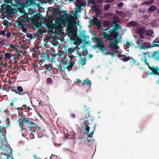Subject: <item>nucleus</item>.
Listing matches in <instances>:
<instances>
[{"label":"nucleus","mask_w":159,"mask_h":159,"mask_svg":"<svg viewBox=\"0 0 159 159\" xmlns=\"http://www.w3.org/2000/svg\"><path fill=\"white\" fill-rule=\"evenodd\" d=\"M119 35L118 31L110 29L107 32H103L101 35L103 36V38L110 40L109 47L112 49L119 48L117 45L120 42V40L117 37Z\"/></svg>","instance_id":"nucleus-1"},{"label":"nucleus","mask_w":159,"mask_h":159,"mask_svg":"<svg viewBox=\"0 0 159 159\" xmlns=\"http://www.w3.org/2000/svg\"><path fill=\"white\" fill-rule=\"evenodd\" d=\"M24 124H29V126H28V127L29 128V130L32 131L33 132L35 133L36 131L34 128H36V127H37V126L36 124L34 123L33 122L30 121L28 120H27L25 118H24L19 123V125L20 127L21 130L22 131L24 129H26V127H23Z\"/></svg>","instance_id":"nucleus-2"},{"label":"nucleus","mask_w":159,"mask_h":159,"mask_svg":"<svg viewBox=\"0 0 159 159\" xmlns=\"http://www.w3.org/2000/svg\"><path fill=\"white\" fill-rule=\"evenodd\" d=\"M102 22L101 20H98V19L96 17H94L90 21V24L91 25H96L97 29L99 30L101 29L102 30L104 31H107L109 29L108 27L107 29H103L102 28L101 25Z\"/></svg>","instance_id":"nucleus-3"},{"label":"nucleus","mask_w":159,"mask_h":159,"mask_svg":"<svg viewBox=\"0 0 159 159\" xmlns=\"http://www.w3.org/2000/svg\"><path fill=\"white\" fill-rule=\"evenodd\" d=\"M4 3L1 5V7L3 9H6L7 13H11L14 10L11 6L8 4L10 3L11 5H12L13 0H4Z\"/></svg>","instance_id":"nucleus-4"},{"label":"nucleus","mask_w":159,"mask_h":159,"mask_svg":"<svg viewBox=\"0 0 159 159\" xmlns=\"http://www.w3.org/2000/svg\"><path fill=\"white\" fill-rule=\"evenodd\" d=\"M8 89L7 91L8 92L10 90L11 91L20 95H24L26 94V93L24 91L23 88L20 86H18L17 87V89H14V87L10 86L8 87Z\"/></svg>","instance_id":"nucleus-5"},{"label":"nucleus","mask_w":159,"mask_h":159,"mask_svg":"<svg viewBox=\"0 0 159 159\" xmlns=\"http://www.w3.org/2000/svg\"><path fill=\"white\" fill-rule=\"evenodd\" d=\"M95 39L96 41V44L93 46V48H98L101 51H104L105 49L104 42L98 38H95Z\"/></svg>","instance_id":"nucleus-6"},{"label":"nucleus","mask_w":159,"mask_h":159,"mask_svg":"<svg viewBox=\"0 0 159 159\" xmlns=\"http://www.w3.org/2000/svg\"><path fill=\"white\" fill-rule=\"evenodd\" d=\"M48 55H49V54H48L47 53L43 52L38 57V60L39 63L44 62L46 60L49 61L50 59L52 60L53 59V58L52 57L50 58Z\"/></svg>","instance_id":"nucleus-7"},{"label":"nucleus","mask_w":159,"mask_h":159,"mask_svg":"<svg viewBox=\"0 0 159 159\" xmlns=\"http://www.w3.org/2000/svg\"><path fill=\"white\" fill-rule=\"evenodd\" d=\"M149 69L152 71L150 73H148V75L154 74L155 75H159V73L158 71L159 70V68L157 67L152 66V67L149 66Z\"/></svg>","instance_id":"nucleus-8"},{"label":"nucleus","mask_w":159,"mask_h":159,"mask_svg":"<svg viewBox=\"0 0 159 159\" xmlns=\"http://www.w3.org/2000/svg\"><path fill=\"white\" fill-rule=\"evenodd\" d=\"M79 141V145L81 148L82 149L83 148V147L85 146L86 144L84 143L86 141L87 139L84 138L79 137L78 138ZM88 141V143H89V140L88 139H87Z\"/></svg>","instance_id":"nucleus-9"},{"label":"nucleus","mask_w":159,"mask_h":159,"mask_svg":"<svg viewBox=\"0 0 159 159\" xmlns=\"http://www.w3.org/2000/svg\"><path fill=\"white\" fill-rule=\"evenodd\" d=\"M57 67L56 68V70L57 74H60L63 72V71H65L66 69H64V67L63 66L62 63H60L57 65Z\"/></svg>","instance_id":"nucleus-10"},{"label":"nucleus","mask_w":159,"mask_h":159,"mask_svg":"<svg viewBox=\"0 0 159 159\" xmlns=\"http://www.w3.org/2000/svg\"><path fill=\"white\" fill-rule=\"evenodd\" d=\"M152 48V46L149 43L146 42L142 43L139 47L140 49H142L144 50Z\"/></svg>","instance_id":"nucleus-11"},{"label":"nucleus","mask_w":159,"mask_h":159,"mask_svg":"<svg viewBox=\"0 0 159 159\" xmlns=\"http://www.w3.org/2000/svg\"><path fill=\"white\" fill-rule=\"evenodd\" d=\"M75 63L74 62L70 60L69 61H68V64L67 65H68V66H65L64 69H66L69 71L72 69V68L74 65Z\"/></svg>","instance_id":"nucleus-12"},{"label":"nucleus","mask_w":159,"mask_h":159,"mask_svg":"<svg viewBox=\"0 0 159 159\" xmlns=\"http://www.w3.org/2000/svg\"><path fill=\"white\" fill-rule=\"evenodd\" d=\"M65 16L66 17V19L70 22H73L76 20V17H74L73 16L68 13H64Z\"/></svg>","instance_id":"nucleus-13"},{"label":"nucleus","mask_w":159,"mask_h":159,"mask_svg":"<svg viewBox=\"0 0 159 159\" xmlns=\"http://www.w3.org/2000/svg\"><path fill=\"white\" fill-rule=\"evenodd\" d=\"M14 11L13 10V11L11 12V13H9L7 12L6 11V9H3L1 7V9L0 10V13H2V18L3 19H4L5 17V16L4 15V13H5L7 15H13L14 14Z\"/></svg>","instance_id":"nucleus-14"},{"label":"nucleus","mask_w":159,"mask_h":159,"mask_svg":"<svg viewBox=\"0 0 159 159\" xmlns=\"http://www.w3.org/2000/svg\"><path fill=\"white\" fill-rule=\"evenodd\" d=\"M90 116L89 112L87 113H83L81 115L82 118L80 119V120H83L82 122H84L87 120V117H89Z\"/></svg>","instance_id":"nucleus-15"},{"label":"nucleus","mask_w":159,"mask_h":159,"mask_svg":"<svg viewBox=\"0 0 159 159\" xmlns=\"http://www.w3.org/2000/svg\"><path fill=\"white\" fill-rule=\"evenodd\" d=\"M41 14L40 13H39L36 14L35 15H33L32 18V20L34 21H37L38 20L41 18Z\"/></svg>","instance_id":"nucleus-16"},{"label":"nucleus","mask_w":159,"mask_h":159,"mask_svg":"<svg viewBox=\"0 0 159 159\" xmlns=\"http://www.w3.org/2000/svg\"><path fill=\"white\" fill-rule=\"evenodd\" d=\"M76 2H77L76 5L77 7L76 11H77V12H80L82 10V8L80 5V0H77Z\"/></svg>","instance_id":"nucleus-17"},{"label":"nucleus","mask_w":159,"mask_h":159,"mask_svg":"<svg viewBox=\"0 0 159 159\" xmlns=\"http://www.w3.org/2000/svg\"><path fill=\"white\" fill-rule=\"evenodd\" d=\"M137 25L136 22L134 21H130L127 24V26L129 27H134L136 26Z\"/></svg>","instance_id":"nucleus-18"},{"label":"nucleus","mask_w":159,"mask_h":159,"mask_svg":"<svg viewBox=\"0 0 159 159\" xmlns=\"http://www.w3.org/2000/svg\"><path fill=\"white\" fill-rule=\"evenodd\" d=\"M82 84L83 85H89V87H90L92 83L90 80H85L82 82Z\"/></svg>","instance_id":"nucleus-19"},{"label":"nucleus","mask_w":159,"mask_h":159,"mask_svg":"<svg viewBox=\"0 0 159 159\" xmlns=\"http://www.w3.org/2000/svg\"><path fill=\"white\" fill-rule=\"evenodd\" d=\"M143 57H144V58H141V60L142 61H144V62L145 64L146 65H147L148 66V68H149V66H150L149 65L147 61V58H146V53H145L144 54L143 53Z\"/></svg>","instance_id":"nucleus-20"},{"label":"nucleus","mask_w":159,"mask_h":159,"mask_svg":"<svg viewBox=\"0 0 159 159\" xmlns=\"http://www.w3.org/2000/svg\"><path fill=\"white\" fill-rule=\"evenodd\" d=\"M100 8L99 6L97 4L94 6H93L91 7V9L95 12L97 11Z\"/></svg>","instance_id":"nucleus-21"},{"label":"nucleus","mask_w":159,"mask_h":159,"mask_svg":"<svg viewBox=\"0 0 159 159\" xmlns=\"http://www.w3.org/2000/svg\"><path fill=\"white\" fill-rule=\"evenodd\" d=\"M120 21V20L118 17H114L113 18V21L112 24H118V23H119Z\"/></svg>","instance_id":"nucleus-22"},{"label":"nucleus","mask_w":159,"mask_h":159,"mask_svg":"<svg viewBox=\"0 0 159 159\" xmlns=\"http://www.w3.org/2000/svg\"><path fill=\"white\" fill-rule=\"evenodd\" d=\"M114 26V27L112 29L116 31H117V30L119 29H121L120 26L119 24L112 25Z\"/></svg>","instance_id":"nucleus-23"},{"label":"nucleus","mask_w":159,"mask_h":159,"mask_svg":"<svg viewBox=\"0 0 159 159\" xmlns=\"http://www.w3.org/2000/svg\"><path fill=\"white\" fill-rule=\"evenodd\" d=\"M137 32L139 34H143L145 32V29L142 27L140 28L137 30Z\"/></svg>","instance_id":"nucleus-24"},{"label":"nucleus","mask_w":159,"mask_h":159,"mask_svg":"<svg viewBox=\"0 0 159 159\" xmlns=\"http://www.w3.org/2000/svg\"><path fill=\"white\" fill-rule=\"evenodd\" d=\"M90 125V124L89 123L87 125H86V128L84 129V133L88 134V133H89V129H90V127L89 126V125Z\"/></svg>","instance_id":"nucleus-25"},{"label":"nucleus","mask_w":159,"mask_h":159,"mask_svg":"<svg viewBox=\"0 0 159 159\" xmlns=\"http://www.w3.org/2000/svg\"><path fill=\"white\" fill-rule=\"evenodd\" d=\"M159 43V40H158V38H157L153 42L152 47H157L159 46V45L157 43Z\"/></svg>","instance_id":"nucleus-26"},{"label":"nucleus","mask_w":159,"mask_h":159,"mask_svg":"<svg viewBox=\"0 0 159 159\" xmlns=\"http://www.w3.org/2000/svg\"><path fill=\"white\" fill-rule=\"evenodd\" d=\"M34 0H26L25 4L27 6H30L34 2Z\"/></svg>","instance_id":"nucleus-27"},{"label":"nucleus","mask_w":159,"mask_h":159,"mask_svg":"<svg viewBox=\"0 0 159 159\" xmlns=\"http://www.w3.org/2000/svg\"><path fill=\"white\" fill-rule=\"evenodd\" d=\"M43 67L47 71H50L52 69V66L51 65H45L43 66Z\"/></svg>","instance_id":"nucleus-28"},{"label":"nucleus","mask_w":159,"mask_h":159,"mask_svg":"<svg viewBox=\"0 0 159 159\" xmlns=\"http://www.w3.org/2000/svg\"><path fill=\"white\" fill-rule=\"evenodd\" d=\"M96 126V125L95 124H94L93 126V131L91 132L90 134H89L88 135V137H89L91 138L92 137V136L94 134V132L95 129V127Z\"/></svg>","instance_id":"nucleus-29"},{"label":"nucleus","mask_w":159,"mask_h":159,"mask_svg":"<svg viewBox=\"0 0 159 159\" xmlns=\"http://www.w3.org/2000/svg\"><path fill=\"white\" fill-rule=\"evenodd\" d=\"M73 25L71 24H70L68 25L67 26V28L68 30L70 33H72L73 31Z\"/></svg>","instance_id":"nucleus-30"},{"label":"nucleus","mask_w":159,"mask_h":159,"mask_svg":"<svg viewBox=\"0 0 159 159\" xmlns=\"http://www.w3.org/2000/svg\"><path fill=\"white\" fill-rule=\"evenodd\" d=\"M4 57L6 60H9L11 58V56L9 53L7 52L5 53Z\"/></svg>","instance_id":"nucleus-31"},{"label":"nucleus","mask_w":159,"mask_h":159,"mask_svg":"<svg viewBox=\"0 0 159 159\" xmlns=\"http://www.w3.org/2000/svg\"><path fill=\"white\" fill-rule=\"evenodd\" d=\"M3 25L8 27L11 25V23L7 20H3Z\"/></svg>","instance_id":"nucleus-32"},{"label":"nucleus","mask_w":159,"mask_h":159,"mask_svg":"<svg viewBox=\"0 0 159 159\" xmlns=\"http://www.w3.org/2000/svg\"><path fill=\"white\" fill-rule=\"evenodd\" d=\"M153 32L152 30H148L146 32V34L147 36H152L153 34Z\"/></svg>","instance_id":"nucleus-33"},{"label":"nucleus","mask_w":159,"mask_h":159,"mask_svg":"<svg viewBox=\"0 0 159 159\" xmlns=\"http://www.w3.org/2000/svg\"><path fill=\"white\" fill-rule=\"evenodd\" d=\"M2 138L1 136L0 137V140H1V141H3V142H6V141L7 140L5 136V135L3 133H2Z\"/></svg>","instance_id":"nucleus-34"},{"label":"nucleus","mask_w":159,"mask_h":159,"mask_svg":"<svg viewBox=\"0 0 159 159\" xmlns=\"http://www.w3.org/2000/svg\"><path fill=\"white\" fill-rule=\"evenodd\" d=\"M131 57L129 56L127 57L126 55V57H125L123 58L122 59V61L124 62H126L131 59Z\"/></svg>","instance_id":"nucleus-35"},{"label":"nucleus","mask_w":159,"mask_h":159,"mask_svg":"<svg viewBox=\"0 0 159 159\" xmlns=\"http://www.w3.org/2000/svg\"><path fill=\"white\" fill-rule=\"evenodd\" d=\"M117 13L120 16H123L125 17L126 16L125 13L121 11H117Z\"/></svg>","instance_id":"nucleus-36"},{"label":"nucleus","mask_w":159,"mask_h":159,"mask_svg":"<svg viewBox=\"0 0 159 159\" xmlns=\"http://www.w3.org/2000/svg\"><path fill=\"white\" fill-rule=\"evenodd\" d=\"M156 9V7L155 6H151L148 8V10L149 11L152 12L155 11Z\"/></svg>","instance_id":"nucleus-37"},{"label":"nucleus","mask_w":159,"mask_h":159,"mask_svg":"<svg viewBox=\"0 0 159 159\" xmlns=\"http://www.w3.org/2000/svg\"><path fill=\"white\" fill-rule=\"evenodd\" d=\"M143 40L141 39H139L137 41L136 43L137 44L139 45L138 46V47L139 48L141 45V44L142 43H143Z\"/></svg>","instance_id":"nucleus-38"},{"label":"nucleus","mask_w":159,"mask_h":159,"mask_svg":"<svg viewBox=\"0 0 159 159\" xmlns=\"http://www.w3.org/2000/svg\"><path fill=\"white\" fill-rule=\"evenodd\" d=\"M46 81L48 84H52L53 83V81L52 79L50 77H48L47 78Z\"/></svg>","instance_id":"nucleus-39"},{"label":"nucleus","mask_w":159,"mask_h":159,"mask_svg":"<svg viewBox=\"0 0 159 159\" xmlns=\"http://www.w3.org/2000/svg\"><path fill=\"white\" fill-rule=\"evenodd\" d=\"M154 2V1L152 0H150L148 1H146L143 3V4H147V5H151Z\"/></svg>","instance_id":"nucleus-40"},{"label":"nucleus","mask_w":159,"mask_h":159,"mask_svg":"<svg viewBox=\"0 0 159 159\" xmlns=\"http://www.w3.org/2000/svg\"><path fill=\"white\" fill-rule=\"evenodd\" d=\"M95 15L96 17H98L101 14L102 11L101 10L99 9L97 11H96L95 12Z\"/></svg>","instance_id":"nucleus-41"},{"label":"nucleus","mask_w":159,"mask_h":159,"mask_svg":"<svg viewBox=\"0 0 159 159\" xmlns=\"http://www.w3.org/2000/svg\"><path fill=\"white\" fill-rule=\"evenodd\" d=\"M86 57H85L84 59L81 58V64L82 66H83L86 63Z\"/></svg>","instance_id":"nucleus-42"},{"label":"nucleus","mask_w":159,"mask_h":159,"mask_svg":"<svg viewBox=\"0 0 159 159\" xmlns=\"http://www.w3.org/2000/svg\"><path fill=\"white\" fill-rule=\"evenodd\" d=\"M60 63H62V65H64V67L65 66V65H67L68 64V62H67L66 60H65L64 59L63 61H61Z\"/></svg>","instance_id":"nucleus-43"},{"label":"nucleus","mask_w":159,"mask_h":159,"mask_svg":"<svg viewBox=\"0 0 159 159\" xmlns=\"http://www.w3.org/2000/svg\"><path fill=\"white\" fill-rule=\"evenodd\" d=\"M109 22L107 20H105L103 22V25L105 26H108L109 25Z\"/></svg>","instance_id":"nucleus-44"},{"label":"nucleus","mask_w":159,"mask_h":159,"mask_svg":"<svg viewBox=\"0 0 159 159\" xmlns=\"http://www.w3.org/2000/svg\"><path fill=\"white\" fill-rule=\"evenodd\" d=\"M110 7V5L109 4H107L105 5L104 9L105 11L107 10Z\"/></svg>","instance_id":"nucleus-45"},{"label":"nucleus","mask_w":159,"mask_h":159,"mask_svg":"<svg viewBox=\"0 0 159 159\" xmlns=\"http://www.w3.org/2000/svg\"><path fill=\"white\" fill-rule=\"evenodd\" d=\"M6 32V30H1L0 32V34L3 35V37H4L5 36V33Z\"/></svg>","instance_id":"nucleus-46"},{"label":"nucleus","mask_w":159,"mask_h":159,"mask_svg":"<svg viewBox=\"0 0 159 159\" xmlns=\"http://www.w3.org/2000/svg\"><path fill=\"white\" fill-rule=\"evenodd\" d=\"M135 59H134L132 57H131V59L130 60V63L131 64V65L132 66H134V60Z\"/></svg>","instance_id":"nucleus-47"},{"label":"nucleus","mask_w":159,"mask_h":159,"mask_svg":"<svg viewBox=\"0 0 159 159\" xmlns=\"http://www.w3.org/2000/svg\"><path fill=\"white\" fill-rule=\"evenodd\" d=\"M88 1V3L89 4V2L95 4L96 3V1L95 0H87Z\"/></svg>","instance_id":"nucleus-48"},{"label":"nucleus","mask_w":159,"mask_h":159,"mask_svg":"<svg viewBox=\"0 0 159 159\" xmlns=\"http://www.w3.org/2000/svg\"><path fill=\"white\" fill-rule=\"evenodd\" d=\"M19 12L20 13H24L25 11V10L24 8H20L18 9Z\"/></svg>","instance_id":"nucleus-49"},{"label":"nucleus","mask_w":159,"mask_h":159,"mask_svg":"<svg viewBox=\"0 0 159 159\" xmlns=\"http://www.w3.org/2000/svg\"><path fill=\"white\" fill-rule=\"evenodd\" d=\"M57 156L54 155L53 154H52L51 155V156L50 157V158L51 159H56L57 158Z\"/></svg>","instance_id":"nucleus-50"},{"label":"nucleus","mask_w":159,"mask_h":159,"mask_svg":"<svg viewBox=\"0 0 159 159\" xmlns=\"http://www.w3.org/2000/svg\"><path fill=\"white\" fill-rule=\"evenodd\" d=\"M74 49L71 48H69L68 49V52L70 53H72L74 52Z\"/></svg>","instance_id":"nucleus-51"},{"label":"nucleus","mask_w":159,"mask_h":159,"mask_svg":"<svg viewBox=\"0 0 159 159\" xmlns=\"http://www.w3.org/2000/svg\"><path fill=\"white\" fill-rule=\"evenodd\" d=\"M6 36L7 37L9 38L11 36V34L10 32H8L6 33Z\"/></svg>","instance_id":"nucleus-52"},{"label":"nucleus","mask_w":159,"mask_h":159,"mask_svg":"<svg viewBox=\"0 0 159 159\" xmlns=\"http://www.w3.org/2000/svg\"><path fill=\"white\" fill-rule=\"evenodd\" d=\"M77 12V11H71V13L72 14V15H73L74 16H76V13Z\"/></svg>","instance_id":"nucleus-53"},{"label":"nucleus","mask_w":159,"mask_h":159,"mask_svg":"<svg viewBox=\"0 0 159 159\" xmlns=\"http://www.w3.org/2000/svg\"><path fill=\"white\" fill-rule=\"evenodd\" d=\"M5 40L4 39H3L1 41H0V43L3 46L5 44Z\"/></svg>","instance_id":"nucleus-54"},{"label":"nucleus","mask_w":159,"mask_h":159,"mask_svg":"<svg viewBox=\"0 0 159 159\" xmlns=\"http://www.w3.org/2000/svg\"><path fill=\"white\" fill-rule=\"evenodd\" d=\"M27 37L30 39H32L33 37L32 35L30 34H28L26 35Z\"/></svg>","instance_id":"nucleus-55"},{"label":"nucleus","mask_w":159,"mask_h":159,"mask_svg":"<svg viewBox=\"0 0 159 159\" xmlns=\"http://www.w3.org/2000/svg\"><path fill=\"white\" fill-rule=\"evenodd\" d=\"M125 45L126 47H129L131 45V44H130V42L127 41L126 42V43H125Z\"/></svg>","instance_id":"nucleus-56"},{"label":"nucleus","mask_w":159,"mask_h":159,"mask_svg":"<svg viewBox=\"0 0 159 159\" xmlns=\"http://www.w3.org/2000/svg\"><path fill=\"white\" fill-rule=\"evenodd\" d=\"M123 4L122 2H120L119 3H118V7H122L123 6Z\"/></svg>","instance_id":"nucleus-57"},{"label":"nucleus","mask_w":159,"mask_h":159,"mask_svg":"<svg viewBox=\"0 0 159 159\" xmlns=\"http://www.w3.org/2000/svg\"><path fill=\"white\" fill-rule=\"evenodd\" d=\"M114 1V0H106V2L108 3H111L113 2Z\"/></svg>","instance_id":"nucleus-58"},{"label":"nucleus","mask_w":159,"mask_h":159,"mask_svg":"<svg viewBox=\"0 0 159 159\" xmlns=\"http://www.w3.org/2000/svg\"><path fill=\"white\" fill-rule=\"evenodd\" d=\"M134 66L135 65H138L139 64V62H138L137 60L135 59L134 60Z\"/></svg>","instance_id":"nucleus-59"},{"label":"nucleus","mask_w":159,"mask_h":159,"mask_svg":"<svg viewBox=\"0 0 159 159\" xmlns=\"http://www.w3.org/2000/svg\"><path fill=\"white\" fill-rule=\"evenodd\" d=\"M118 57L119 58L121 57H126V55H123V54H120V53H119V54H118Z\"/></svg>","instance_id":"nucleus-60"},{"label":"nucleus","mask_w":159,"mask_h":159,"mask_svg":"<svg viewBox=\"0 0 159 159\" xmlns=\"http://www.w3.org/2000/svg\"><path fill=\"white\" fill-rule=\"evenodd\" d=\"M19 25L21 26V28L23 30V29L25 26V25L23 24L20 23L19 24Z\"/></svg>","instance_id":"nucleus-61"},{"label":"nucleus","mask_w":159,"mask_h":159,"mask_svg":"<svg viewBox=\"0 0 159 159\" xmlns=\"http://www.w3.org/2000/svg\"><path fill=\"white\" fill-rule=\"evenodd\" d=\"M22 115H18V118H19V119L18 120V121H20L21 120V117H22Z\"/></svg>","instance_id":"nucleus-62"},{"label":"nucleus","mask_w":159,"mask_h":159,"mask_svg":"<svg viewBox=\"0 0 159 159\" xmlns=\"http://www.w3.org/2000/svg\"><path fill=\"white\" fill-rule=\"evenodd\" d=\"M36 13V11L35 10V9H32L31 11V13L32 14H34Z\"/></svg>","instance_id":"nucleus-63"},{"label":"nucleus","mask_w":159,"mask_h":159,"mask_svg":"<svg viewBox=\"0 0 159 159\" xmlns=\"http://www.w3.org/2000/svg\"><path fill=\"white\" fill-rule=\"evenodd\" d=\"M55 24L56 25H60V23L59 21H55Z\"/></svg>","instance_id":"nucleus-64"}]
</instances>
